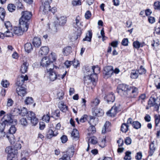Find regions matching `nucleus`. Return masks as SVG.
Masks as SVG:
<instances>
[{"mask_svg": "<svg viewBox=\"0 0 160 160\" xmlns=\"http://www.w3.org/2000/svg\"><path fill=\"white\" fill-rule=\"evenodd\" d=\"M5 126L6 125L3 122L0 123V137L4 136L5 135V133L3 131Z\"/></svg>", "mask_w": 160, "mask_h": 160, "instance_id": "30", "label": "nucleus"}, {"mask_svg": "<svg viewBox=\"0 0 160 160\" xmlns=\"http://www.w3.org/2000/svg\"><path fill=\"white\" fill-rule=\"evenodd\" d=\"M88 116L86 115H84L80 119L79 122H84L87 120Z\"/></svg>", "mask_w": 160, "mask_h": 160, "instance_id": "56", "label": "nucleus"}, {"mask_svg": "<svg viewBox=\"0 0 160 160\" xmlns=\"http://www.w3.org/2000/svg\"><path fill=\"white\" fill-rule=\"evenodd\" d=\"M29 64L27 62H24L21 65L20 70L22 73H24L26 72L28 70Z\"/></svg>", "mask_w": 160, "mask_h": 160, "instance_id": "27", "label": "nucleus"}, {"mask_svg": "<svg viewBox=\"0 0 160 160\" xmlns=\"http://www.w3.org/2000/svg\"><path fill=\"white\" fill-rule=\"evenodd\" d=\"M50 119V117L49 112H48V113L46 115H44L42 118L43 121H44L47 122H49Z\"/></svg>", "mask_w": 160, "mask_h": 160, "instance_id": "44", "label": "nucleus"}, {"mask_svg": "<svg viewBox=\"0 0 160 160\" xmlns=\"http://www.w3.org/2000/svg\"><path fill=\"white\" fill-rule=\"evenodd\" d=\"M104 99L106 100L108 103L113 102L115 99V97L112 93L108 94L104 97Z\"/></svg>", "mask_w": 160, "mask_h": 160, "instance_id": "22", "label": "nucleus"}, {"mask_svg": "<svg viewBox=\"0 0 160 160\" xmlns=\"http://www.w3.org/2000/svg\"><path fill=\"white\" fill-rule=\"evenodd\" d=\"M106 139L104 138L102 139L101 141L99 143V146L102 148H104L105 145Z\"/></svg>", "mask_w": 160, "mask_h": 160, "instance_id": "64", "label": "nucleus"}, {"mask_svg": "<svg viewBox=\"0 0 160 160\" xmlns=\"http://www.w3.org/2000/svg\"><path fill=\"white\" fill-rule=\"evenodd\" d=\"M28 78L27 75H26L19 76H18L16 84L18 87H21L23 84L24 81L28 80Z\"/></svg>", "mask_w": 160, "mask_h": 160, "instance_id": "14", "label": "nucleus"}, {"mask_svg": "<svg viewBox=\"0 0 160 160\" xmlns=\"http://www.w3.org/2000/svg\"><path fill=\"white\" fill-rule=\"evenodd\" d=\"M82 23L81 22V19L79 16H77L75 19V22L73 23V26L76 28H77V30L78 31V33L80 34L82 33L81 28V27L82 26Z\"/></svg>", "mask_w": 160, "mask_h": 160, "instance_id": "13", "label": "nucleus"}, {"mask_svg": "<svg viewBox=\"0 0 160 160\" xmlns=\"http://www.w3.org/2000/svg\"><path fill=\"white\" fill-rule=\"evenodd\" d=\"M52 2V0H45L44 2L42 3L40 9L42 11L43 14H47L48 12V11L50 10V4Z\"/></svg>", "mask_w": 160, "mask_h": 160, "instance_id": "7", "label": "nucleus"}, {"mask_svg": "<svg viewBox=\"0 0 160 160\" xmlns=\"http://www.w3.org/2000/svg\"><path fill=\"white\" fill-rule=\"evenodd\" d=\"M132 126L134 128L138 129L141 128V124L138 121H134L132 123Z\"/></svg>", "mask_w": 160, "mask_h": 160, "instance_id": "38", "label": "nucleus"}, {"mask_svg": "<svg viewBox=\"0 0 160 160\" xmlns=\"http://www.w3.org/2000/svg\"><path fill=\"white\" fill-rule=\"evenodd\" d=\"M94 113L95 116L98 117H101L103 115L104 112L102 109L99 108H97L94 110Z\"/></svg>", "mask_w": 160, "mask_h": 160, "instance_id": "26", "label": "nucleus"}, {"mask_svg": "<svg viewBox=\"0 0 160 160\" xmlns=\"http://www.w3.org/2000/svg\"><path fill=\"white\" fill-rule=\"evenodd\" d=\"M35 113L32 111L28 112L27 114V118L28 120H30L31 118H33L35 116Z\"/></svg>", "mask_w": 160, "mask_h": 160, "instance_id": "45", "label": "nucleus"}, {"mask_svg": "<svg viewBox=\"0 0 160 160\" xmlns=\"http://www.w3.org/2000/svg\"><path fill=\"white\" fill-rule=\"evenodd\" d=\"M155 124L156 126H157L160 121V115L158 116L155 115L154 116Z\"/></svg>", "mask_w": 160, "mask_h": 160, "instance_id": "54", "label": "nucleus"}, {"mask_svg": "<svg viewBox=\"0 0 160 160\" xmlns=\"http://www.w3.org/2000/svg\"><path fill=\"white\" fill-rule=\"evenodd\" d=\"M128 40L127 38H124L123 39L121 43L122 45L124 46H127L128 45Z\"/></svg>", "mask_w": 160, "mask_h": 160, "instance_id": "59", "label": "nucleus"}, {"mask_svg": "<svg viewBox=\"0 0 160 160\" xmlns=\"http://www.w3.org/2000/svg\"><path fill=\"white\" fill-rule=\"evenodd\" d=\"M66 17L63 16L57 17V20L55 22L54 28L57 30V27H58L59 26H61L64 25L66 23Z\"/></svg>", "mask_w": 160, "mask_h": 160, "instance_id": "10", "label": "nucleus"}, {"mask_svg": "<svg viewBox=\"0 0 160 160\" xmlns=\"http://www.w3.org/2000/svg\"><path fill=\"white\" fill-rule=\"evenodd\" d=\"M73 155V152L71 150H68L59 160H71L70 158Z\"/></svg>", "mask_w": 160, "mask_h": 160, "instance_id": "15", "label": "nucleus"}, {"mask_svg": "<svg viewBox=\"0 0 160 160\" xmlns=\"http://www.w3.org/2000/svg\"><path fill=\"white\" fill-rule=\"evenodd\" d=\"M22 17L19 20V22L21 23L22 25H26L28 27L29 20L32 16L31 12L27 11L22 12Z\"/></svg>", "mask_w": 160, "mask_h": 160, "instance_id": "3", "label": "nucleus"}, {"mask_svg": "<svg viewBox=\"0 0 160 160\" xmlns=\"http://www.w3.org/2000/svg\"><path fill=\"white\" fill-rule=\"evenodd\" d=\"M129 125L126 123H123L122 124L121 127V131L124 133H126L128 130Z\"/></svg>", "mask_w": 160, "mask_h": 160, "instance_id": "29", "label": "nucleus"}, {"mask_svg": "<svg viewBox=\"0 0 160 160\" xmlns=\"http://www.w3.org/2000/svg\"><path fill=\"white\" fill-rule=\"evenodd\" d=\"M126 155L124 158V159L126 160H130L131 159L130 155L131 154V152H130L127 151L126 152Z\"/></svg>", "mask_w": 160, "mask_h": 160, "instance_id": "60", "label": "nucleus"}, {"mask_svg": "<svg viewBox=\"0 0 160 160\" xmlns=\"http://www.w3.org/2000/svg\"><path fill=\"white\" fill-rule=\"evenodd\" d=\"M71 135L74 138L78 139L79 137V133L78 131L76 129H73Z\"/></svg>", "mask_w": 160, "mask_h": 160, "instance_id": "36", "label": "nucleus"}, {"mask_svg": "<svg viewBox=\"0 0 160 160\" xmlns=\"http://www.w3.org/2000/svg\"><path fill=\"white\" fill-rule=\"evenodd\" d=\"M91 16V12L89 11H88L85 13V18L87 19H89Z\"/></svg>", "mask_w": 160, "mask_h": 160, "instance_id": "63", "label": "nucleus"}, {"mask_svg": "<svg viewBox=\"0 0 160 160\" xmlns=\"http://www.w3.org/2000/svg\"><path fill=\"white\" fill-rule=\"evenodd\" d=\"M5 26L7 30H11L12 29L11 24L9 21H7L5 22Z\"/></svg>", "mask_w": 160, "mask_h": 160, "instance_id": "52", "label": "nucleus"}, {"mask_svg": "<svg viewBox=\"0 0 160 160\" xmlns=\"http://www.w3.org/2000/svg\"><path fill=\"white\" fill-rule=\"evenodd\" d=\"M72 4L74 6L80 5L81 4V2L80 0H74L72 2Z\"/></svg>", "mask_w": 160, "mask_h": 160, "instance_id": "62", "label": "nucleus"}, {"mask_svg": "<svg viewBox=\"0 0 160 160\" xmlns=\"http://www.w3.org/2000/svg\"><path fill=\"white\" fill-rule=\"evenodd\" d=\"M32 43L35 47L38 48L41 45L40 38L39 37H35L33 38Z\"/></svg>", "mask_w": 160, "mask_h": 160, "instance_id": "24", "label": "nucleus"}, {"mask_svg": "<svg viewBox=\"0 0 160 160\" xmlns=\"http://www.w3.org/2000/svg\"><path fill=\"white\" fill-rule=\"evenodd\" d=\"M88 75L84 77V82L88 85L92 84V86H91L92 89L96 85L97 81L98 78L95 74L92 75L88 72Z\"/></svg>", "mask_w": 160, "mask_h": 160, "instance_id": "4", "label": "nucleus"}, {"mask_svg": "<svg viewBox=\"0 0 160 160\" xmlns=\"http://www.w3.org/2000/svg\"><path fill=\"white\" fill-rule=\"evenodd\" d=\"M118 107L115 105L113 106L110 110L107 112V115L111 117H114L118 112Z\"/></svg>", "mask_w": 160, "mask_h": 160, "instance_id": "18", "label": "nucleus"}, {"mask_svg": "<svg viewBox=\"0 0 160 160\" xmlns=\"http://www.w3.org/2000/svg\"><path fill=\"white\" fill-rule=\"evenodd\" d=\"M57 68V67L55 66L52 68H50L47 69V72L49 74V77L51 81H53L56 80L58 78H59L60 75H58L57 73L55 71V68Z\"/></svg>", "mask_w": 160, "mask_h": 160, "instance_id": "6", "label": "nucleus"}, {"mask_svg": "<svg viewBox=\"0 0 160 160\" xmlns=\"http://www.w3.org/2000/svg\"><path fill=\"white\" fill-rule=\"evenodd\" d=\"M156 99L155 98H151L148 102V105L150 107L154 106L156 104Z\"/></svg>", "mask_w": 160, "mask_h": 160, "instance_id": "35", "label": "nucleus"}, {"mask_svg": "<svg viewBox=\"0 0 160 160\" xmlns=\"http://www.w3.org/2000/svg\"><path fill=\"white\" fill-rule=\"evenodd\" d=\"M20 122L22 125L26 126L27 125V122L25 118H22L20 120Z\"/></svg>", "mask_w": 160, "mask_h": 160, "instance_id": "53", "label": "nucleus"}, {"mask_svg": "<svg viewBox=\"0 0 160 160\" xmlns=\"http://www.w3.org/2000/svg\"><path fill=\"white\" fill-rule=\"evenodd\" d=\"M100 102L99 99L98 98H96L93 99L91 102V105L92 107L96 106L98 105Z\"/></svg>", "mask_w": 160, "mask_h": 160, "instance_id": "37", "label": "nucleus"}, {"mask_svg": "<svg viewBox=\"0 0 160 160\" xmlns=\"http://www.w3.org/2000/svg\"><path fill=\"white\" fill-rule=\"evenodd\" d=\"M58 107L60 110L63 112H66L68 110V107L62 101L59 102Z\"/></svg>", "mask_w": 160, "mask_h": 160, "instance_id": "25", "label": "nucleus"}, {"mask_svg": "<svg viewBox=\"0 0 160 160\" xmlns=\"http://www.w3.org/2000/svg\"><path fill=\"white\" fill-rule=\"evenodd\" d=\"M49 52V48L47 46H43L41 47L39 51V53L42 55H45L48 54Z\"/></svg>", "mask_w": 160, "mask_h": 160, "instance_id": "28", "label": "nucleus"}, {"mask_svg": "<svg viewBox=\"0 0 160 160\" xmlns=\"http://www.w3.org/2000/svg\"><path fill=\"white\" fill-rule=\"evenodd\" d=\"M130 77L132 78H136L138 77V72L137 71L132 70L131 74Z\"/></svg>", "mask_w": 160, "mask_h": 160, "instance_id": "47", "label": "nucleus"}, {"mask_svg": "<svg viewBox=\"0 0 160 160\" xmlns=\"http://www.w3.org/2000/svg\"><path fill=\"white\" fill-rule=\"evenodd\" d=\"M10 30H7L5 32V36L6 37H12L13 36L12 33L10 32Z\"/></svg>", "mask_w": 160, "mask_h": 160, "instance_id": "57", "label": "nucleus"}, {"mask_svg": "<svg viewBox=\"0 0 160 160\" xmlns=\"http://www.w3.org/2000/svg\"><path fill=\"white\" fill-rule=\"evenodd\" d=\"M154 142H152L149 145V149L148 151V156H152L156 150Z\"/></svg>", "mask_w": 160, "mask_h": 160, "instance_id": "23", "label": "nucleus"}, {"mask_svg": "<svg viewBox=\"0 0 160 160\" xmlns=\"http://www.w3.org/2000/svg\"><path fill=\"white\" fill-rule=\"evenodd\" d=\"M110 126V123L109 122H106L104 124L103 128L102 130V133H105L106 132L108 131V128Z\"/></svg>", "mask_w": 160, "mask_h": 160, "instance_id": "34", "label": "nucleus"}, {"mask_svg": "<svg viewBox=\"0 0 160 160\" xmlns=\"http://www.w3.org/2000/svg\"><path fill=\"white\" fill-rule=\"evenodd\" d=\"M117 92L120 95L133 98L138 93V89L134 87H129L124 84H120L117 88Z\"/></svg>", "mask_w": 160, "mask_h": 160, "instance_id": "1", "label": "nucleus"}, {"mask_svg": "<svg viewBox=\"0 0 160 160\" xmlns=\"http://www.w3.org/2000/svg\"><path fill=\"white\" fill-rule=\"evenodd\" d=\"M132 142V140L129 137H127L125 139V142L127 145L131 144Z\"/></svg>", "mask_w": 160, "mask_h": 160, "instance_id": "61", "label": "nucleus"}, {"mask_svg": "<svg viewBox=\"0 0 160 160\" xmlns=\"http://www.w3.org/2000/svg\"><path fill=\"white\" fill-rule=\"evenodd\" d=\"M16 128L14 125H12L8 130L9 135H7L6 137L9 140L11 144H13L15 142V139L13 138V134L16 132Z\"/></svg>", "mask_w": 160, "mask_h": 160, "instance_id": "9", "label": "nucleus"}, {"mask_svg": "<svg viewBox=\"0 0 160 160\" xmlns=\"http://www.w3.org/2000/svg\"><path fill=\"white\" fill-rule=\"evenodd\" d=\"M24 49L25 52L28 53L33 50V46L31 43L27 42L24 45Z\"/></svg>", "mask_w": 160, "mask_h": 160, "instance_id": "21", "label": "nucleus"}, {"mask_svg": "<svg viewBox=\"0 0 160 160\" xmlns=\"http://www.w3.org/2000/svg\"><path fill=\"white\" fill-rule=\"evenodd\" d=\"M2 86L4 88H7L9 85V83L6 80H3L1 82Z\"/></svg>", "mask_w": 160, "mask_h": 160, "instance_id": "49", "label": "nucleus"}, {"mask_svg": "<svg viewBox=\"0 0 160 160\" xmlns=\"http://www.w3.org/2000/svg\"><path fill=\"white\" fill-rule=\"evenodd\" d=\"M8 8L9 12H12L15 10L16 7L13 4H8Z\"/></svg>", "mask_w": 160, "mask_h": 160, "instance_id": "48", "label": "nucleus"}, {"mask_svg": "<svg viewBox=\"0 0 160 160\" xmlns=\"http://www.w3.org/2000/svg\"><path fill=\"white\" fill-rule=\"evenodd\" d=\"M137 72H138L140 74H145L146 73V70L145 68L143 67L142 66H140L139 69L137 70Z\"/></svg>", "mask_w": 160, "mask_h": 160, "instance_id": "50", "label": "nucleus"}, {"mask_svg": "<svg viewBox=\"0 0 160 160\" xmlns=\"http://www.w3.org/2000/svg\"><path fill=\"white\" fill-rule=\"evenodd\" d=\"M31 122L32 125L35 126L38 122V120L36 116L33 118H31L30 120Z\"/></svg>", "mask_w": 160, "mask_h": 160, "instance_id": "46", "label": "nucleus"}, {"mask_svg": "<svg viewBox=\"0 0 160 160\" xmlns=\"http://www.w3.org/2000/svg\"><path fill=\"white\" fill-rule=\"evenodd\" d=\"M19 26L14 27L12 32L14 34L18 36H21L23 35L24 32L27 31L28 27L23 24L22 25L21 23L20 22H19Z\"/></svg>", "mask_w": 160, "mask_h": 160, "instance_id": "5", "label": "nucleus"}, {"mask_svg": "<svg viewBox=\"0 0 160 160\" xmlns=\"http://www.w3.org/2000/svg\"><path fill=\"white\" fill-rule=\"evenodd\" d=\"M90 121L89 122V123L91 126L88 128V131L89 132L88 133V136H90L91 134H93L96 132V128L95 127V125H96V123L93 122L94 120V118L93 117L90 116Z\"/></svg>", "mask_w": 160, "mask_h": 160, "instance_id": "12", "label": "nucleus"}, {"mask_svg": "<svg viewBox=\"0 0 160 160\" xmlns=\"http://www.w3.org/2000/svg\"><path fill=\"white\" fill-rule=\"evenodd\" d=\"M104 71L105 72V76L108 78L111 77L113 73V70L112 67L108 66L104 68Z\"/></svg>", "mask_w": 160, "mask_h": 160, "instance_id": "16", "label": "nucleus"}, {"mask_svg": "<svg viewBox=\"0 0 160 160\" xmlns=\"http://www.w3.org/2000/svg\"><path fill=\"white\" fill-rule=\"evenodd\" d=\"M48 58L51 61V63L55 61L57 59V57L56 54L53 52H52L50 54Z\"/></svg>", "mask_w": 160, "mask_h": 160, "instance_id": "40", "label": "nucleus"}, {"mask_svg": "<svg viewBox=\"0 0 160 160\" xmlns=\"http://www.w3.org/2000/svg\"><path fill=\"white\" fill-rule=\"evenodd\" d=\"M13 104V101L11 98H8L7 103V106L8 107H11Z\"/></svg>", "mask_w": 160, "mask_h": 160, "instance_id": "58", "label": "nucleus"}, {"mask_svg": "<svg viewBox=\"0 0 160 160\" xmlns=\"http://www.w3.org/2000/svg\"><path fill=\"white\" fill-rule=\"evenodd\" d=\"M28 112L27 108L25 107H23L20 109V113L21 116H25L27 114Z\"/></svg>", "mask_w": 160, "mask_h": 160, "instance_id": "42", "label": "nucleus"}, {"mask_svg": "<svg viewBox=\"0 0 160 160\" xmlns=\"http://www.w3.org/2000/svg\"><path fill=\"white\" fill-rule=\"evenodd\" d=\"M14 118L12 116V114L11 113H8L4 115L3 118L2 120H3V123L5 124L6 125H8V124H11L12 123H16L17 120L16 119H14Z\"/></svg>", "mask_w": 160, "mask_h": 160, "instance_id": "8", "label": "nucleus"}, {"mask_svg": "<svg viewBox=\"0 0 160 160\" xmlns=\"http://www.w3.org/2000/svg\"><path fill=\"white\" fill-rule=\"evenodd\" d=\"M41 65L43 67L49 68L53 67L55 66L51 62L49 59L48 57H44L42 58L41 62Z\"/></svg>", "mask_w": 160, "mask_h": 160, "instance_id": "11", "label": "nucleus"}, {"mask_svg": "<svg viewBox=\"0 0 160 160\" xmlns=\"http://www.w3.org/2000/svg\"><path fill=\"white\" fill-rule=\"evenodd\" d=\"M5 14V11L3 8H0V18L3 21Z\"/></svg>", "mask_w": 160, "mask_h": 160, "instance_id": "41", "label": "nucleus"}, {"mask_svg": "<svg viewBox=\"0 0 160 160\" xmlns=\"http://www.w3.org/2000/svg\"><path fill=\"white\" fill-rule=\"evenodd\" d=\"M72 48L69 46L63 49V54L65 56L69 55L71 52Z\"/></svg>", "mask_w": 160, "mask_h": 160, "instance_id": "31", "label": "nucleus"}, {"mask_svg": "<svg viewBox=\"0 0 160 160\" xmlns=\"http://www.w3.org/2000/svg\"><path fill=\"white\" fill-rule=\"evenodd\" d=\"M154 8L155 9H160V2H156L154 4Z\"/></svg>", "mask_w": 160, "mask_h": 160, "instance_id": "55", "label": "nucleus"}, {"mask_svg": "<svg viewBox=\"0 0 160 160\" xmlns=\"http://www.w3.org/2000/svg\"><path fill=\"white\" fill-rule=\"evenodd\" d=\"M21 148V145L19 142H17L14 146L8 147L6 148V152L10 155V157L12 158H17V155L18 153V150L20 149Z\"/></svg>", "mask_w": 160, "mask_h": 160, "instance_id": "2", "label": "nucleus"}, {"mask_svg": "<svg viewBox=\"0 0 160 160\" xmlns=\"http://www.w3.org/2000/svg\"><path fill=\"white\" fill-rule=\"evenodd\" d=\"M143 44V43H140L138 41L134 42L133 43L134 47L136 48H138L140 47H142L144 45Z\"/></svg>", "mask_w": 160, "mask_h": 160, "instance_id": "39", "label": "nucleus"}, {"mask_svg": "<svg viewBox=\"0 0 160 160\" xmlns=\"http://www.w3.org/2000/svg\"><path fill=\"white\" fill-rule=\"evenodd\" d=\"M16 92L18 94L21 96H24L26 93V89L24 87H18L16 89Z\"/></svg>", "mask_w": 160, "mask_h": 160, "instance_id": "20", "label": "nucleus"}, {"mask_svg": "<svg viewBox=\"0 0 160 160\" xmlns=\"http://www.w3.org/2000/svg\"><path fill=\"white\" fill-rule=\"evenodd\" d=\"M20 109L18 108H15L12 111V116L14 118L15 116H18L19 115H20Z\"/></svg>", "mask_w": 160, "mask_h": 160, "instance_id": "33", "label": "nucleus"}, {"mask_svg": "<svg viewBox=\"0 0 160 160\" xmlns=\"http://www.w3.org/2000/svg\"><path fill=\"white\" fill-rule=\"evenodd\" d=\"M58 134V131L50 129L47 133V137L48 139H50L52 137L56 136Z\"/></svg>", "mask_w": 160, "mask_h": 160, "instance_id": "17", "label": "nucleus"}, {"mask_svg": "<svg viewBox=\"0 0 160 160\" xmlns=\"http://www.w3.org/2000/svg\"><path fill=\"white\" fill-rule=\"evenodd\" d=\"M92 33L91 31H88V33L87 34L86 37L83 39V41H88L90 42L92 38Z\"/></svg>", "mask_w": 160, "mask_h": 160, "instance_id": "32", "label": "nucleus"}, {"mask_svg": "<svg viewBox=\"0 0 160 160\" xmlns=\"http://www.w3.org/2000/svg\"><path fill=\"white\" fill-rule=\"evenodd\" d=\"M89 143H91L92 144H96L97 143V138L94 137L93 136L91 137L89 139Z\"/></svg>", "mask_w": 160, "mask_h": 160, "instance_id": "43", "label": "nucleus"}, {"mask_svg": "<svg viewBox=\"0 0 160 160\" xmlns=\"http://www.w3.org/2000/svg\"><path fill=\"white\" fill-rule=\"evenodd\" d=\"M33 102V99L31 97H28L25 100V102L27 104H30L32 103Z\"/></svg>", "mask_w": 160, "mask_h": 160, "instance_id": "51", "label": "nucleus"}, {"mask_svg": "<svg viewBox=\"0 0 160 160\" xmlns=\"http://www.w3.org/2000/svg\"><path fill=\"white\" fill-rule=\"evenodd\" d=\"M100 68L98 66H93L89 70L88 72L92 75H96L97 76V74L100 72Z\"/></svg>", "mask_w": 160, "mask_h": 160, "instance_id": "19", "label": "nucleus"}]
</instances>
